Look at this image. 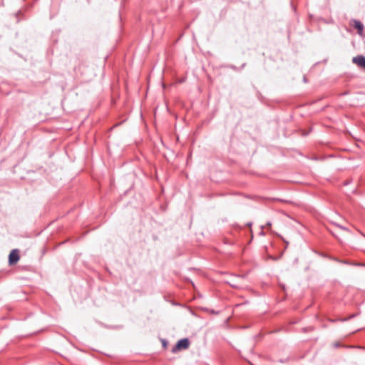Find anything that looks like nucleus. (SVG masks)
I'll list each match as a JSON object with an SVG mask.
<instances>
[{
    "label": "nucleus",
    "mask_w": 365,
    "mask_h": 365,
    "mask_svg": "<svg viewBox=\"0 0 365 365\" xmlns=\"http://www.w3.org/2000/svg\"><path fill=\"white\" fill-rule=\"evenodd\" d=\"M341 262L344 263V264H348L345 261H340Z\"/></svg>",
    "instance_id": "0eeeda50"
},
{
    "label": "nucleus",
    "mask_w": 365,
    "mask_h": 365,
    "mask_svg": "<svg viewBox=\"0 0 365 365\" xmlns=\"http://www.w3.org/2000/svg\"><path fill=\"white\" fill-rule=\"evenodd\" d=\"M267 226H269H269H271V223H270V222H268V223L267 224Z\"/></svg>",
    "instance_id": "6e6552de"
},
{
    "label": "nucleus",
    "mask_w": 365,
    "mask_h": 365,
    "mask_svg": "<svg viewBox=\"0 0 365 365\" xmlns=\"http://www.w3.org/2000/svg\"><path fill=\"white\" fill-rule=\"evenodd\" d=\"M354 22V28H356V29H358L359 32L360 33L361 31H362L363 29H364V26L363 24H361V22H360L359 21H357V20H354L353 21Z\"/></svg>",
    "instance_id": "20e7f679"
},
{
    "label": "nucleus",
    "mask_w": 365,
    "mask_h": 365,
    "mask_svg": "<svg viewBox=\"0 0 365 365\" xmlns=\"http://www.w3.org/2000/svg\"><path fill=\"white\" fill-rule=\"evenodd\" d=\"M331 232L332 235H334L336 238H337L339 240V238L336 236V235L334 232Z\"/></svg>",
    "instance_id": "423d86ee"
},
{
    "label": "nucleus",
    "mask_w": 365,
    "mask_h": 365,
    "mask_svg": "<svg viewBox=\"0 0 365 365\" xmlns=\"http://www.w3.org/2000/svg\"><path fill=\"white\" fill-rule=\"evenodd\" d=\"M19 260V254L18 250H13L9 256V262L10 264H14Z\"/></svg>",
    "instance_id": "f03ea898"
},
{
    "label": "nucleus",
    "mask_w": 365,
    "mask_h": 365,
    "mask_svg": "<svg viewBox=\"0 0 365 365\" xmlns=\"http://www.w3.org/2000/svg\"><path fill=\"white\" fill-rule=\"evenodd\" d=\"M353 62L359 67L365 68V57L363 56H357L354 57Z\"/></svg>",
    "instance_id": "7ed1b4c3"
},
{
    "label": "nucleus",
    "mask_w": 365,
    "mask_h": 365,
    "mask_svg": "<svg viewBox=\"0 0 365 365\" xmlns=\"http://www.w3.org/2000/svg\"><path fill=\"white\" fill-rule=\"evenodd\" d=\"M190 346V341L187 338L182 339L179 340L175 346L173 348V352H175L181 349H187Z\"/></svg>",
    "instance_id": "f257e3e1"
},
{
    "label": "nucleus",
    "mask_w": 365,
    "mask_h": 365,
    "mask_svg": "<svg viewBox=\"0 0 365 365\" xmlns=\"http://www.w3.org/2000/svg\"><path fill=\"white\" fill-rule=\"evenodd\" d=\"M336 225L339 228H340L341 230H344V231H346V232H350V231H349V230L348 228L345 227H343V226L339 225H338V224H336Z\"/></svg>",
    "instance_id": "39448f33"
},
{
    "label": "nucleus",
    "mask_w": 365,
    "mask_h": 365,
    "mask_svg": "<svg viewBox=\"0 0 365 365\" xmlns=\"http://www.w3.org/2000/svg\"><path fill=\"white\" fill-rule=\"evenodd\" d=\"M248 226H251L252 225V223H248L247 224Z\"/></svg>",
    "instance_id": "1a4fd4ad"
}]
</instances>
